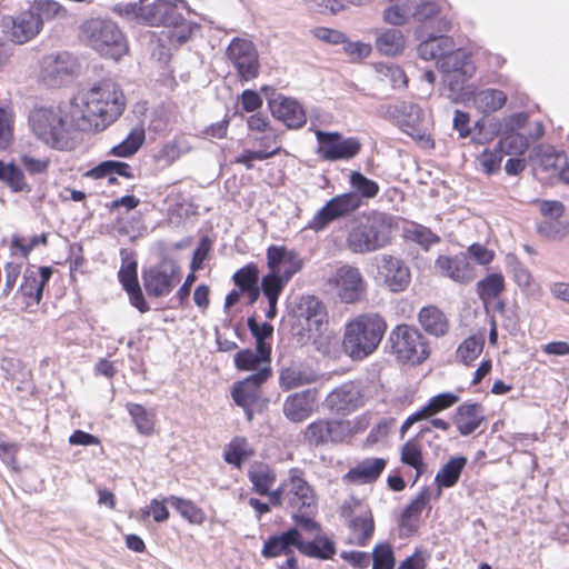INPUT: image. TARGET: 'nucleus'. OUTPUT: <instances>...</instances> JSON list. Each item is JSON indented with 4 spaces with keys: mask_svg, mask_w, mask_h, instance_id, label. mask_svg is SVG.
<instances>
[{
    "mask_svg": "<svg viewBox=\"0 0 569 569\" xmlns=\"http://www.w3.org/2000/svg\"><path fill=\"white\" fill-rule=\"evenodd\" d=\"M74 100L82 107V118L92 122L97 131L104 130L124 111L127 100L121 87L112 79H103L81 91Z\"/></svg>",
    "mask_w": 569,
    "mask_h": 569,
    "instance_id": "nucleus-1",
    "label": "nucleus"
},
{
    "mask_svg": "<svg viewBox=\"0 0 569 569\" xmlns=\"http://www.w3.org/2000/svg\"><path fill=\"white\" fill-rule=\"evenodd\" d=\"M142 1L128 4L127 12L147 26L171 28L169 37L172 41L180 44L188 41L192 27L186 18L189 13L186 0H156L149 4H142Z\"/></svg>",
    "mask_w": 569,
    "mask_h": 569,
    "instance_id": "nucleus-2",
    "label": "nucleus"
},
{
    "mask_svg": "<svg viewBox=\"0 0 569 569\" xmlns=\"http://www.w3.org/2000/svg\"><path fill=\"white\" fill-rule=\"evenodd\" d=\"M392 218L371 210L355 217L346 236V248L356 254L376 252L391 241Z\"/></svg>",
    "mask_w": 569,
    "mask_h": 569,
    "instance_id": "nucleus-3",
    "label": "nucleus"
},
{
    "mask_svg": "<svg viewBox=\"0 0 569 569\" xmlns=\"http://www.w3.org/2000/svg\"><path fill=\"white\" fill-rule=\"evenodd\" d=\"M387 330L378 313H362L349 321L343 335V349L353 360H362L379 347Z\"/></svg>",
    "mask_w": 569,
    "mask_h": 569,
    "instance_id": "nucleus-4",
    "label": "nucleus"
},
{
    "mask_svg": "<svg viewBox=\"0 0 569 569\" xmlns=\"http://www.w3.org/2000/svg\"><path fill=\"white\" fill-rule=\"evenodd\" d=\"M30 129L43 143L57 150H68L67 122L63 111L58 107H36L28 117Z\"/></svg>",
    "mask_w": 569,
    "mask_h": 569,
    "instance_id": "nucleus-5",
    "label": "nucleus"
},
{
    "mask_svg": "<svg viewBox=\"0 0 569 569\" xmlns=\"http://www.w3.org/2000/svg\"><path fill=\"white\" fill-rule=\"evenodd\" d=\"M81 31L89 46L103 57L119 60L128 50L122 31L111 20L89 19Z\"/></svg>",
    "mask_w": 569,
    "mask_h": 569,
    "instance_id": "nucleus-6",
    "label": "nucleus"
},
{
    "mask_svg": "<svg viewBox=\"0 0 569 569\" xmlns=\"http://www.w3.org/2000/svg\"><path fill=\"white\" fill-rule=\"evenodd\" d=\"M389 341L397 358L403 362L421 363L429 355L423 336L408 325L397 326L390 332Z\"/></svg>",
    "mask_w": 569,
    "mask_h": 569,
    "instance_id": "nucleus-7",
    "label": "nucleus"
},
{
    "mask_svg": "<svg viewBox=\"0 0 569 569\" xmlns=\"http://www.w3.org/2000/svg\"><path fill=\"white\" fill-rule=\"evenodd\" d=\"M286 503L296 511L306 510L315 513L317 510V496L313 488L303 478V472L298 468H291L288 478L282 481Z\"/></svg>",
    "mask_w": 569,
    "mask_h": 569,
    "instance_id": "nucleus-8",
    "label": "nucleus"
},
{
    "mask_svg": "<svg viewBox=\"0 0 569 569\" xmlns=\"http://www.w3.org/2000/svg\"><path fill=\"white\" fill-rule=\"evenodd\" d=\"M226 54L241 81H250L258 77L260 70L259 56L251 40L233 38Z\"/></svg>",
    "mask_w": 569,
    "mask_h": 569,
    "instance_id": "nucleus-9",
    "label": "nucleus"
},
{
    "mask_svg": "<svg viewBox=\"0 0 569 569\" xmlns=\"http://www.w3.org/2000/svg\"><path fill=\"white\" fill-rule=\"evenodd\" d=\"M329 283L345 303L359 302L367 292V282L362 273L359 268L351 264L340 266L330 278Z\"/></svg>",
    "mask_w": 569,
    "mask_h": 569,
    "instance_id": "nucleus-10",
    "label": "nucleus"
},
{
    "mask_svg": "<svg viewBox=\"0 0 569 569\" xmlns=\"http://www.w3.org/2000/svg\"><path fill=\"white\" fill-rule=\"evenodd\" d=\"M360 201L353 193L338 194L326 202L308 222L307 228L319 232L332 221L350 216L360 208Z\"/></svg>",
    "mask_w": 569,
    "mask_h": 569,
    "instance_id": "nucleus-11",
    "label": "nucleus"
},
{
    "mask_svg": "<svg viewBox=\"0 0 569 569\" xmlns=\"http://www.w3.org/2000/svg\"><path fill=\"white\" fill-rule=\"evenodd\" d=\"M316 138L319 143L317 153L323 160L337 161L351 159L356 157L361 143L358 138H343L339 132L316 131Z\"/></svg>",
    "mask_w": 569,
    "mask_h": 569,
    "instance_id": "nucleus-12",
    "label": "nucleus"
},
{
    "mask_svg": "<svg viewBox=\"0 0 569 569\" xmlns=\"http://www.w3.org/2000/svg\"><path fill=\"white\" fill-rule=\"evenodd\" d=\"M351 433V425L346 420L319 419L311 422L305 430V439L311 446L328 442H341Z\"/></svg>",
    "mask_w": 569,
    "mask_h": 569,
    "instance_id": "nucleus-13",
    "label": "nucleus"
},
{
    "mask_svg": "<svg viewBox=\"0 0 569 569\" xmlns=\"http://www.w3.org/2000/svg\"><path fill=\"white\" fill-rule=\"evenodd\" d=\"M366 402L363 387L359 381H348L332 390L326 398L327 407L338 415H349Z\"/></svg>",
    "mask_w": 569,
    "mask_h": 569,
    "instance_id": "nucleus-14",
    "label": "nucleus"
},
{
    "mask_svg": "<svg viewBox=\"0 0 569 569\" xmlns=\"http://www.w3.org/2000/svg\"><path fill=\"white\" fill-rule=\"evenodd\" d=\"M78 69L77 58L64 51L44 58L41 76L46 84L60 87L73 77Z\"/></svg>",
    "mask_w": 569,
    "mask_h": 569,
    "instance_id": "nucleus-15",
    "label": "nucleus"
},
{
    "mask_svg": "<svg viewBox=\"0 0 569 569\" xmlns=\"http://www.w3.org/2000/svg\"><path fill=\"white\" fill-rule=\"evenodd\" d=\"M177 268L170 263H158L142 271V281L148 296L160 298L168 296L176 282Z\"/></svg>",
    "mask_w": 569,
    "mask_h": 569,
    "instance_id": "nucleus-16",
    "label": "nucleus"
},
{
    "mask_svg": "<svg viewBox=\"0 0 569 569\" xmlns=\"http://www.w3.org/2000/svg\"><path fill=\"white\" fill-rule=\"evenodd\" d=\"M2 27L3 32L16 44H23L30 41L42 30L40 28V19L33 16L30 7L16 17L9 16L3 18Z\"/></svg>",
    "mask_w": 569,
    "mask_h": 569,
    "instance_id": "nucleus-17",
    "label": "nucleus"
},
{
    "mask_svg": "<svg viewBox=\"0 0 569 569\" xmlns=\"http://www.w3.org/2000/svg\"><path fill=\"white\" fill-rule=\"evenodd\" d=\"M437 272L458 283H469L476 278L473 266L466 253L439 256L435 262Z\"/></svg>",
    "mask_w": 569,
    "mask_h": 569,
    "instance_id": "nucleus-18",
    "label": "nucleus"
},
{
    "mask_svg": "<svg viewBox=\"0 0 569 569\" xmlns=\"http://www.w3.org/2000/svg\"><path fill=\"white\" fill-rule=\"evenodd\" d=\"M267 266L269 270L278 271L283 280L289 281L302 269L303 260L298 252L288 250L284 246H270L267 249Z\"/></svg>",
    "mask_w": 569,
    "mask_h": 569,
    "instance_id": "nucleus-19",
    "label": "nucleus"
},
{
    "mask_svg": "<svg viewBox=\"0 0 569 569\" xmlns=\"http://www.w3.org/2000/svg\"><path fill=\"white\" fill-rule=\"evenodd\" d=\"M379 273L383 277L386 287L391 292H401L408 288L411 281L409 267L399 258L383 254L378 266Z\"/></svg>",
    "mask_w": 569,
    "mask_h": 569,
    "instance_id": "nucleus-20",
    "label": "nucleus"
},
{
    "mask_svg": "<svg viewBox=\"0 0 569 569\" xmlns=\"http://www.w3.org/2000/svg\"><path fill=\"white\" fill-rule=\"evenodd\" d=\"M318 400V390L310 388L287 397L283 402V413L292 422L308 419L315 411Z\"/></svg>",
    "mask_w": 569,
    "mask_h": 569,
    "instance_id": "nucleus-21",
    "label": "nucleus"
},
{
    "mask_svg": "<svg viewBox=\"0 0 569 569\" xmlns=\"http://www.w3.org/2000/svg\"><path fill=\"white\" fill-rule=\"evenodd\" d=\"M270 375V368L263 367L244 380L237 382L232 389L233 401L240 407L254 405L260 397V386L267 381Z\"/></svg>",
    "mask_w": 569,
    "mask_h": 569,
    "instance_id": "nucleus-22",
    "label": "nucleus"
},
{
    "mask_svg": "<svg viewBox=\"0 0 569 569\" xmlns=\"http://www.w3.org/2000/svg\"><path fill=\"white\" fill-rule=\"evenodd\" d=\"M272 114L288 128L298 129L306 124L307 116L301 104L291 98L279 97L269 102Z\"/></svg>",
    "mask_w": 569,
    "mask_h": 569,
    "instance_id": "nucleus-23",
    "label": "nucleus"
},
{
    "mask_svg": "<svg viewBox=\"0 0 569 569\" xmlns=\"http://www.w3.org/2000/svg\"><path fill=\"white\" fill-rule=\"evenodd\" d=\"M485 419V409L480 403L466 402L457 408L453 423L459 433L466 437L475 432Z\"/></svg>",
    "mask_w": 569,
    "mask_h": 569,
    "instance_id": "nucleus-24",
    "label": "nucleus"
},
{
    "mask_svg": "<svg viewBox=\"0 0 569 569\" xmlns=\"http://www.w3.org/2000/svg\"><path fill=\"white\" fill-rule=\"evenodd\" d=\"M458 401L459 397L452 392H443L432 397L425 407L405 420L400 428L401 436H403L415 422L430 418L433 415L452 407Z\"/></svg>",
    "mask_w": 569,
    "mask_h": 569,
    "instance_id": "nucleus-25",
    "label": "nucleus"
},
{
    "mask_svg": "<svg viewBox=\"0 0 569 569\" xmlns=\"http://www.w3.org/2000/svg\"><path fill=\"white\" fill-rule=\"evenodd\" d=\"M52 276L51 267H40L38 270L28 268L23 273V281L19 288V292L39 303L42 299L43 288Z\"/></svg>",
    "mask_w": 569,
    "mask_h": 569,
    "instance_id": "nucleus-26",
    "label": "nucleus"
},
{
    "mask_svg": "<svg viewBox=\"0 0 569 569\" xmlns=\"http://www.w3.org/2000/svg\"><path fill=\"white\" fill-rule=\"evenodd\" d=\"M386 465L387 461L383 458L363 459L346 473L345 479L356 485L375 482L382 473Z\"/></svg>",
    "mask_w": 569,
    "mask_h": 569,
    "instance_id": "nucleus-27",
    "label": "nucleus"
},
{
    "mask_svg": "<svg viewBox=\"0 0 569 569\" xmlns=\"http://www.w3.org/2000/svg\"><path fill=\"white\" fill-rule=\"evenodd\" d=\"M319 375L311 367L302 363H292L280 371L279 383L283 390H291L318 380Z\"/></svg>",
    "mask_w": 569,
    "mask_h": 569,
    "instance_id": "nucleus-28",
    "label": "nucleus"
},
{
    "mask_svg": "<svg viewBox=\"0 0 569 569\" xmlns=\"http://www.w3.org/2000/svg\"><path fill=\"white\" fill-rule=\"evenodd\" d=\"M299 530L290 528L281 535L271 536L263 545L261 555L264 558H273L280 555L290 556L292 547L298 549Z\"/></svg>",
    "mask_w": 569,
    "mask_h": 569,
    "instance_id": "nucleus-29",
    "label": "nucleus"
},
{
    "mask_svg": "<svg viewBox=\"0 0 569 569\" xmlns=\"http://www.w3.org/2000/svg\"><path fill=\"white\" fill-rule=\"evenodd\" d=\"M437 66L443 73H459L463 77H471L473 72L469 54L461 49H455V46L441 57Z\"/></svg>",
    "mask_w": 569,
    "mask_h": 569,
    "instance_id": "nucleus-30",
    "label": "nucleus"
},
{
    "mask_svg": "<svg viewBox=\"0 0 569 569\" xmlns=\"http://www.w3.org/2000/svg\"><path fill=\"white\" fill-rule=\"evenodd\" d=\"M418 320L423 330L435 337H442L449 330L446 315L435 306L423 307L419 311Z\"/></svg>",
    "mask_w": 569,
    "mask_h": 569,
    "instance_id": "nucleus-31",
    "label": "nucleus"
},
{
    "mask_svg": "<svg viewBox=\"0 0 569 569\" xmlns=\"http://www.w3.org/2000/svg\"><path fill=\"white\" fill-rule=\"evenodd\" d=\"M349 542L356 546H366L375 531V522L371 512L352 518L349 522Z\"/></svg>",
    "mask_w": 569,
    "mask_h": 569,
    "instance_id": "nucleus-32",
    "label": "nucleus"
},
{
    "mask_svg": "<svg viewBox=\"0 0 569 569\" xmlns=\"http://www.w3.org/2000/svg\"><path fill=\"white\" fill-rule=\"evenodd\" d=\"M473 106L481 113L489 114L501 109L507 102V96L498 89H483L473 94Z\"/></svg>",
    "mask_w": 569,
    "mask_h": 569,
    "instance_id": "nucleus-33",
    "label": "nucleus"
},
{
    "mask_svg": "<svg viewBox=\"0 0 569 569\" xmlns=\"http://www.w3.org/2000/svg\"><path fill=\"white\" fill-rule=\"evenodd\" d=\"M298 550L308 557L319 559H331L336 553L335 543L329 538L317 535L312 541H303L300 532Z\"/></svg>",
    "mask_w": 569,
    "mask_h": 569,
    "instance_id": "nucleus-34",
    "label": "nucleus"
},
{
    "mask_svg": "<svg viewBox=\"0 0 569 569\" xmlns=\"http://www.w3.org/2000/svg\"><path fill=\"white\" fill-rule=\"evenodd\" d=\"M453 47V40L447 36H431L418 46V54L423 60L436 59L437 62Z\"/></svg>",
    "mask_w": 569,
    "mask_h": 569,
    "instance_id": "nucleus-35",
    "label": "nucleus"
},
{
    "mask_svg": "<svg viewBox=\"0 0 569 569\" xmlns=\"http://www.w3.org/2000/svg\"><path fill=\"white\" fill-rule=\"evenodd\" d=\"M248 478L252 483V489L258 495L269 493V489L276 482V472L266 463H254L248 471Z\"/></svg>",
    "mask_w": 569,
    "mask_h": 569,
    "instance_id": "nucleus-36",
    "label": "nucleus"
},
{
    "mask_svg": "<svg viewBox=\"0 0 569 569\" xmlns=\"http://www.w3.org/2000/svg\"><path fill=\"white\" fill-rule=\"evenodd\" d=\"M0 181L6 183L12 192L31 191V187L27 182L22 169L12 162L0 160Z\"/></svg>",
    "mask_w": 569,
    "mask_h": 569,
    "instance_id": "nucleus-37",
    "label": "nucleus"
},
{
    "mask_svg": "<svg viewBox=\"0 0 569 569\" xmlns=\"http://www.w3.org/2000/svg\"><path fill=\"white\" fill-rule=\"evenodd\" d=\"M466 465L467 458L463 456L450 458L447 463H445L442 468L437 472L435 477L436 483L440 488H450L455 486L458 482Z\"/></svg>",
    "mask_w": 569,
    "mask_h": 569,
    "instance_id": "nucleus-38",
    "label": "nucleus"
},
{
    "mask_svg": "<svg viewBox=\"0 0 569 569\" xmlns=\"http://www.w3.org/2000/svg\"><path fill=\"white\" fill-rule=\"evenodd\" d=\"M306 321L308 330L317 335V338H315L317 350L326 352L331 339V332L328 331L327 311L323 310L318 312V315L306 316Z\"/></svg>",
    "mask_w": 569,
    "mask_h": 569,
    "instance_id": "nucleus-39",
    "label": "nucleus"
},
{
    "mask_svg": "<svg viewBox=\"0 0 569 569\" xmlns=\"http://www.w3.org/2000/svg\"><path fill=\"white\" fill-rule=\"evenodd\" d=\"M30 9L36 18L40 19V28H43L46 21L53 19H64L68 16L67 9L54 0H34Z\"/></svg>",
    "mask_w": 569,
    "mask_h": 569,
    "instance_id": "nucleus-40",
    "label": "nucleus"
},
{
    "mask_svg": "<svg viewBox=\"0 0 569 569\" xmlns=\"http://www.w3.org/2000/svg\"><path fill=\"white\" fill-rule=\"evenodd\" d=\"M349 183L352 188L349 193H353L358 197L360 206L363 204L365 200L375 198L379 193V184L367 178L359 171H351L349 176Z\"/></svg>",
    "mask_w": 569,
    "mask_h": 569,
    "instance_id": "nucleus-41",
    "label": "nucleus"
},
{
    "mask_svg": "<svg viewBox=\"0 0 569 569\" xmlns=\"http://www.w3.org/2000/svg\"><path fill=\"white\" fill-rule=\"evenodd\" d=\"M376 48L385 56H397L405 48V38L398 29H387L376 39Z\"/></svg>",
    "mask_w": 569,
    "mask_h": 569,
    "instance_id": "nucleus-42",
    "label": "nucleus"
},
{
    "mask_svg": "<svg viewBox=\"0 0 569 569\" xmlns=\"http://www.w3.org/2000/svg\"><path fill=\"white\" fill-rule=\"evenodd\" d=\"M166 501L176 509L180 516L193 525H202L206 520V513L201 508L196 506L191 500L170 496Z\"/></svg>",
    "mask_w": 569,
    "mask_h": 569,
    "instance_id": "nucleus-43",
    "label": "nucleus"
},
{
    "mask_svg": "<svg viewBox=\"0 0 569 569\" xmlns=\"http://www.w3.org/2000/svg\"><path fill=\"white\" fill-rule=\"evenodd\" d=\"M247 326L256 340L257 350L263 356L271 353V345L267 339L272 337L273 326L269 322L259 323L254 316L248 318Z\"/></svg>",
    "mask_w": 569,
    "mask_h": 569,
    "instance_id": "nucleus-44",
    "label": "nucleus"
},
{
    "mask_svg": "<svg viewBox=\"0 0 569 569\" xmlns=\"http://www.w3.org/2000/svg\"><path fill=\"white\" fill-rule=\"evenodd\" d=\"M122 260L118 278L123 289L139 284L138 281V263L134 253L128 249L120 250Z\"/></svg>",
    "mask_w": 569,
    "mask_h": 569,
    "instance_id": "nucleus-45",
    "label": "nucleus"
},
{
    "mask_svg": "<svg viewBox=\"0 0 569 569\" xmlns=\"http://www.w3.org/2000/svg\"><path fill=\"white\" fill-rule=\"evenodd\" d=\"M505 290V278L501 273L488 274L485 279L478 281L477 292L483 302H489Z\"/></svg>",
    "mask_w": 569,
    "mask_h": 569,
    "instance_id": "nucleus-46",
    "label": "nucleus"
},
{
    "mask_svg": "<svg viewBox=\"0 0 569 569\" xmlns=\"http://www.w3.org/2000/svg\"><path fill=\"white\" fill-rule=\"evenodd\" d=\"M87 174L93 179H101L111 174H118L128 179L133 178L132 168L126 162L116 160L102 161Z\"/></svg>",
    "mask_w": 569,
    "mask_h": 569,
    "instance_id": "nucleus-47",
    "label": "nucleus"
},
{
    "mask_svg": "<svg viewBox=\"0 0 569 569\" xmlns=\"http://www.w3.org/2000/svg\"><path fill=\"white\" fill-rule=\"evenodd\" d=\"M144 139V129L142 127H136L129 132L124 140L111 149V154L116 157H130L139 150Z\"/></svg>",
    "mask_w": 569,
    "mask_h": 569,
    "instance_id": "nucleus-48",
    "label": "nucleus"
},
{
    "mask_svg": "<svg viewBox=\"0 0 569 569\" xmlns=\"http://www.w3.org/2000/svg\"><path fill=\"white\" fill-rule=\"evenodd\" d=\"M399 118L397 124L402 131L408 132V129H415L422 119V109L409 101H399Z\"/></svg>",
    "mask_w": 569,
    "mask_h": 569,
    "instance_id": "nucleus-49",
    "label": "nucleus"
},
{
    "mask_svg": "<svg viewBox=\"0 0 569 569\" xmlns=\"http://www.w3.org/2000/svg\"><path fill=\"white\" fill-rule=\"evenodd\" d=\"M430 493L423 489L402 511L400 525L403 528H412L411 520L418 519L423 509L427 507Z\"/></svg>",
    "mask_w": 569,
    "mask_h": 569,
    "instance_id": "nucleus-50",
    "label": "nucleus"
},
{
    "mask_svg": "<svg viewBox=\"0 0 569 569\" xmlns=\"http://www.w3.org/2000/svg\"><path fill=\"white\" fill-rule=\"evenodd\" d=\"M271 353L261 355L257 349H243L236 353L234 363L240 370H256L261 363L270 362Z\"/></svg>",
    "mask_w": 569,
    "mask_h": 569,
    "instance_id": "nucleus-51",
    "label": "nucleus"
},
{
    "mask_svg": "<svg viewBox=\"0 0 569 569\" xmlns=\"http://www.w3.org/2000/svg\"><path fill=\"white\" fill-rule=\"evenodd\" d=\"M502 159V150L496 146L493 149H485L477 158V163L483 173L491 176L500 171Z\"/></svg>",
    "mask_w": 569,
    "mask_h": 569,
    "instance_id": "nucleus-52",
    "label": "nucleus"
},
{
    "mask_svg": "<svg viewBox=\"0 0 569 569\" xmlns=\"http://www.w3.org/2000/svg\"><path fill=\"white\" fill-rule=\"evenodd\" d=\"M485 341L480 337L471 336L465 339L457 349V358L468 365L476 360L482 352Z\"/></svg>",
    "mask_w": 569,
    "mask_h": 569,
    "instance_id": "nucleus-53",
    "label": "nucleus"
},
{
    "mask_svg": "<svg viewBox=\"0 0 569 569\" xmlns=\"http://www.w3.org/2000/svg\"><path fill=\"white\" fill-rule=\"evenodd\" d=\"M401 461L416 469L417 477L425 470L422 460V452L419 443L416 440L407 441L401 448Z\"/></svg>",
    "mask_w": 569,
    "mask_h": 569,
    "instance_id": "nucleus-54",
    "label": "nucleus"
},
{
    "mask_svg": "<svg viewBox=\"0 0 569 569\" xmlns=\"http://www.w3.org/2000/svg\"><path fill=\"white\" fill-rule=\"evenodd\" d=\"M287 283L288 281L283 280L278 271L270 270L262 277L260 288L268 300H278Z\"/></svg>",
    "mask_w": 569,
    "mask_h": 569,
    "instance_id": "nucleus-55",
    "label": "nucleus"
},
{
    "mask_svg": "<svg viewBox=\"0 0 569 569\" xmlns=\"http://www.w3.org/2000/svg\"><path fill=\"white\" fill-rule=\"evenodd\" d=\"M127 409L140 433L149 435L153 430L152 416L138 403H128Z\"/></svg>",
    "mask_w": 569,
    "mask_h": 569,
    "instance_id": "nucleus-56",
    "label": "nucleus"
},
{
    "mask_svg": "<svg viewBox=\"0 0 569 569\" xmlns=\"http://www.w3.org/2000/svg\"><path fill=\"white\" fill-rule=\"evenodd\" d=\"M407 237L425 249L440 242L439 236L432 232L431 229L418 223H413L411 228L407 229Z\"/></svg>",
    "mask_w": 569,
    "mask_h": 569,
    "instance_id": "nucleus-57",
    "label": "nucleus"
},
{
    "mask_svg": "<svg viewBox=\"0 0 569 569\" xmlns=\"http://www.w3.org/2000/svg\"><path fill=\"white\" fill-rule=\"evenodd\" d=\"M373 569H393L396 565L395 553L389 543H378L372 551Z\"/></svg>",
    "mask_w": 569,
    "mask_h": 569,
    "instance_id": "nucleus-58",
    "label": "nucleus"
},
{
    "mask_svg": "<svg viewBox=\"0 0 569 569\" xmlns=\"http://www.w3.org/2000/svg\"><path fill=\"white\" fill-rule=\"evenodd\" d=\"M233 282L239 287L240 291H246L249 288L258 284L259 270L254 263H248L234 272Z\"/></svg>",
    "mask_w": 569,
    "mask_h": 569,
    "instance_id": "nucleus-59",
    "label": "nucleus"
},
{
    "mask_svg": "<svg viewBox=\"0 0 569 569\" xmlns=\"http://www.w3.org/2000/svg\"><path fill=\"white\" fill-rule=\"evenodd\" d=\"M280 151V147L273 148L271 151L267 150H244L241 154L236 157L234 163L243 164L247 170H251L253 168L254 160H267Z\"/></svg>",
    "mask_w": 569,
    "mask_h": 569,
    "instance_id": "nucleus-60",
    "label": "nucleus"
},
{
    "mask_svg": "<svg viewBox=\"0 0 569 569\" xmlns=\"http://www.w3.org/2000/svg\"><path fill=\"white\" fill-rule=\"evenodd\" d=\"M13 116L8 107L0 106V150L6 149L12 137Z\"/></svg>",
    "mask_w": 569,
    "mask_h": 569,
    "instance_id": "nucleus-61",
    "label": "nucleus"
},
{
    "mask_svg": "<svg viewBox=\"0 0 569 569\" xmlns=\"http://www.w3.org/2000/svg\"><path fill=\"white\" fill-rule=\"evenodd\" d=\"M246 440L241 438L233 439L229 446L224 450V460L226 462L233 465L236 467H241L242 461L246 458L244 450Z\"/></svg>",
    "mask_w": 569,
    "mask_h": 569,
    "instance_id": "nucleus-62",
    "label": "nucleus"
},
{
    "mask_svg": "<svg viewBox=\"0 0 569 569\" xmlns=\"http://www.w3.org/2000/svg\"><path fill=\"white\" fill-rule=\"evenodd\" d=\"M497 147L502 150V153H523L527 142L521 136H508L500 140Z\"/></svg>",
    "mask_w": 569,
    "mask_h": 569,
    "instance_id": "nucleus-63",
    "label": "nucleus"
},
{
    "mask_svg": "<svg viewBox=\"0 0 569 569\" xmlns=\"http://www.w3.org/2000/svg\"><path fill=\"white\" fill-rule=\"evenodd\" d=\"M312 515L313 513H307L306 510L297 511L292 515V519L301 530L309 533L316 532L318 535L320 532V526L312 519Z\"/></svg>",
    "mask_w": 569,
    "mask_h": 569,
    "instance_id": "nucleus-64",
    "label": "nucleus"
}]
</instances>
